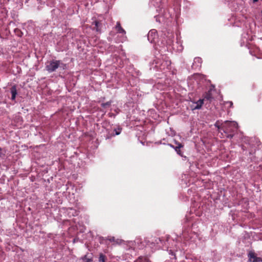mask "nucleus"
Masks as SVG:
<instances>
[{"label": "nucleus", "instance_id": "obj_2", "mask_svg": "<svg viewBox=\"0 0 262 262\" xmlns=\"http://www.w3.org/2000/svg\"><path fill=\"white\" fill-rule=\"evenodd\" d=\"M238 124L236 122L226 121L222 124V129L225 134L234 133L236 131Z\"/></svg>", "mask_w": 262, "mask_h": 262}, {"label": "nucleus", "instance_id": "obj_9", "mask_svg": "<svg viewBox=\"0 0 262 262\" xmlns=\"http://www.w3.org/2000/svg\"><path fill=\"white\" fill-rule=\"evenodd\" d=\"M166 241H165L162 238H156L155 239L154 241L152 242L151 244H157L159 245L161 244L162 245L165 244Z\"/></svg>", "mask_w": 262, "mask_h": 262}, {"label": "nucleus", "instance_id": "obj_5", "mask_svg": "<svg viewBox=\"0 0 262 262\" xmlns=\"http://www.w3.org/2000/svg\"><path fill=\"white\" fill-rule=\"evenodd\" d=\"M92 24L95 25L94 30L99 32L101 31L102 24L100 21L95 20L93 22Z\"/></svg>", "mask_w": 262, "mask_h": 262}, {"label": "nucleus", "instance_id": "obj_6", "mask_svg": "<svg viewBox=\"0 0 262 262\" xmlns=\"http://www.w3.org/2000/svg\"><path fill=\"white\" fill-rule=\"evenodd\" d=\"M10 93L11 94V100H15L16 96L17 94L16 86L15 85H13L10 89Z\"/></svg>", "mask_w": 262, "mask_h": 262}, {"label": "nucleus", "instance_id": "obj_4", "mask_svg": "<svg viewBox=\"0 0 262 262\" xmlns=\"http://www.w3.org/2000/svg\"><path fill=\"white\" fill-rule=\"evenodd\" d=\"M248 256L249 258L248 262H262V258L256 256L253 252H250Z\"/></svg>", "mask_w": 262, "mask_h": 262}, {"label": "nucleus", "instance_id": "obj_30", "mask_svg": "<svg viewBox=\"0 0 262 262\" xmlns=\"http://www.w3.org/2000/svg\"><path fill=\"white\" fill-rule=\"evenodd\" d=\"M229 103H230V106H232L233 105V103H232V102L230 101V102H229Z\"/></svg>", "mask_w": 262, "mask_h": 262}, {"label": "nucleus", "instance_id": "obj_19", "mask_svg": "<svg viewBox=\"0 0 262 262\" xmlns=\"http://www.w3.org/2000/svg\"><path fill=\"white\" fill-rule=\"evenodd\" d=\"M4 156L5 153L3 152L2 148L0 147V157L4 158Z\"/></svg>", "mask_w": 262, "mask_h": 262}, {"label": "nucleus", "instance_id": "obj_18", "mask_svg": "<svg viewBox=\"0 0 262 262\" xmlns=\"http://www.w3.org/2000/svg\"><path fill=\"white\" fill-rule=\"evenodd\" d=\"M226 135L227 138H229V139L232 138L234 136L233 133H228V134H226Z\"/></svg>", "mask_w": 262, "mask_h": 262}, {"label": "nucleus", "instance_id": "obj_26", "mask_svg": "<svg viewBox=\"0 0 262 262\" xmlns=\"http://www.w3.org/2000/svg\"><path fill=\"white\" fill-rule=\"evenodd\" d=\"M170 254H171L172 255H175L174 254L173 252L171 250H170Z\"/></svg>", "mask_w": 262, "mask_h": 262}, {"label": "nucleus", "instance_id": "obj_17", "mask_svg": "<svg viewBox=\"0 0 262 262\" xmlns=\"http://www.w3.org/2000/svg\"><path fill=\"white\" fill-rule=\"evenodd\" d=\"M122 128L118 127V128L114 129V131L115 132V135H118L121 133Z\"/></svg>", "mask_w": 262, "mask_h": 262}, {"label": "nucleus", "instance_id": "obj_25", "mask_svg": "<svg viewBox=\"0 0 262 262\" xmlns=\"http://www.w3.org/2000/svg\"><path fill=\"white\" fill-rule=\"evenodd\" d=\"M175 143L177 145V146H178V144H181V143L178 142V141H175Z\"/></svg>", "mask_w": 262, "mask_h": 262}, {"label": "nucleus", "instance_id": "obj_27", "mask_svg": "<svg viewBox=\"0 0 262 262\" xmlns=\"http://www.w3.org/2000/svg\"><path fill=\"white\" fill-rule=\"evenodd\" d=\"M258 1V0H253V3H255L257 2Z\"/></svg>", "mask_w": 262, "mask_h": 262}, {"label": "nucleus", "instance_id": "obj_28", "mask_svg": "<svg viewBox=\"0 0 262 262\" xmlns=\"http://www.w3.org/2000/svg\"><path fill=\"white\" fill-rule=\"evenodd\" d=\"M242 148L243 150H246V147L244 146H243Z\"/></svg>", "mask_w": 262, "mask_h": 262}, {"label": "nucleus", "instance_id": "obj_29", "mask_svg": "<svg viewBox=\"0 0 262 262\" xmlns=\"http://www.w3.org/2000/svg\"><path fill=\"white\" fill-rule=\"evenodd\" d=\"M195 60H196L197 61H199L200 60H201V59L200 58H195Z\"/></svg>", "mask_w": 262, "mask_h": 262}, {"label": "nucleus", "instance_id": "obj_11", "mask_svg": "<svg viewBox=\"0 0 262 262\" xmlns=\"http://www.w3.org/2000/svg\"><path fill=\"white\" fill-rule=\"evenodd\" d=\"M184 147V145L182 144H178V146H176L174 149L177 152V153L180 155V156H183V152L181 150V148Z\"/></svg>", "mask_w": 262, "mask_h": 262}, {"label": "nucleus", "instance_id": "obj_7", "mask_svg": "<svg viewBox=\"0 0 262 262\" xmlns=\"http://www.w3.org/2000/svg\"><path fill=\"white\" fill-rule=\"evenodd\" d=\"M203 103H204V99H200L196 102H194V104H195V105L193 106L192 110H199V109H200L202 107Z\"/></svg>", "mask_w": 262, "mask_h": 262}, {"label": "nucleus", "instance_id": "obj_12", "mask_svg": "<svg viewBox=\"0 0 262 262\" xmlns=\"http://www.w3.org/2000/svg\"><path fill=\"white\" fill-rule=\"evenodd\" d=\"M116 29L118 33H125V31L121 27L120 22L118 21L116 26Z\"/></svg>", "mask_w": 262, "mask_h": 262}, {"label": "nucleus", "instance_id": "obj_8", "mask_svg": "<svg viewBox=\"0 0 262 262\" xmlns=\"http://www.w3.org/2000/svg\"><path fill=\"white\" fill-rule=\"evenodd\" d=\"M100 238L102 239L108 240V241H110L111 242L115 243L116 244H120V241H121L119 239H116L115 237L111 236H107L105 238H104L103 237H100Z\"/></svg>", "mask_w": 262, "mask_h": 262}, {"label": "nucleus", "instance_id": "obj_15", "mask_svg": "<svg viewBox=\"0 0 262 262\" xmlns=\"http://www.w3.org/2000/svg\"><path fill=\"white\" fill-rule=\"evenodd\" d=\"M83 262H93V260L92 258H88L87 255H85L81 258Z\"/></svg>", "mask_w": 262, "mask_h": 262}, {"label": "nucleus", "instance_id": "obj_1", "mask_svg": "<svg viewBox=\"0 0 262 262\" xmlns=\"http://www.w3.org/2000/svg\"><path fill=\"white\" fill-rule=\"evenodd\" d=\"M60 68L63 70L67 68V66L60 60H52L46 63L45 69L49 73H52Z\"/></svg>", "mask_w": 262, "mask_h": 262}, {"label": "nucleus", "instance_id": "obj_13", "mask_svg": "<svg viewBox=\"0 0 262 262\" xmlns=\"http://www.w3.org/2000/svg\"><path fill=\"white\" fill-rule=\"evenodd\" d=\"M98 261L99 262H106L107 260V257L105 255L102 253H100L99 255Z\"/></svg>", "mask_w": 262, "mask_h": 262}, {"label": "nucleus", "instance_id": "obj_3", "mask_svg": "<svg viewBox=\"0 0 262 262\" xmlns=\"http://www.w3.org/2000/svg\"><path fill=\"white\" fill-rule=\"evenodd\" d=\"M157 32L155 29L150 30L147 34L148 40L151 43H154L155 42V39L157 38Z\"/></svg>", "mask_w": 262, "mask_h": 262}, {"label": "nucleus", "instance_id": "obj_23", "mask_svg": "<svg viewBox=\"0 0 262 262\" xmlns=\"http://www.w3.org/2000/svg\"><path fill=\"white\" fill-rule=\"evenodd\" d=\"M168 145L170 146L171 147H172L173 149L175 148V146L174 145H172L171 144H168Z\"/></svg>", "mask_w": 262, "mask_h": 262}, {"label": "nucleus", "instance_id": "obj_21", "mask_svg": "<svg viewBox=\"0 0 262 262\" xmlns=\"http://www.w3.org/2000/svg\"><path fill=\"white\" fill-rule=\"evenodd\" d=\"M144 257H143V256H139V257H138V260H141H141H144Z\"/></svg>", "mask_w": 262, "mask_h": 262}, {"label": "nucleus", "instance_id": "obj_20", "mask_svg": "<svg viewBox=\"0 0 262 262\" xmlns=\"http://www.w3.org/2000/svg\"><path fill=\"white\" fill-rule=\"evenodd\" d=\"M144 262H151L149 259V258H148L147 257H145L144 258V260H143Z\"/></svg>", "mask_w": 262, "mask_h": 262}, {"label": "nucleus", "instance_id": "obj_22", "mask_svg": "<svg viewBox=\"0 0 262 262\" xmlns=\"http://www.w3.org/2000/svg\"><path fill=\"white\" fill-rule=\"evenodd\" d=\"M155 17L156 18V20L157 21H159V22L160 21V20L158 19V16L157 15L155 16Z\"/></svg>", "mask_w": 262, "mask_h": 262}, {"label": "nucleus", "instance_id": "obj_14", "mask_svg": "<svg viewBox=\"0 0 262 262\" xmlns=\"http://www.w3.org/2000/svg\"><path fill=\"white\" fill-rule=\"evenodd\" d=\"M224 123H222L221 124L220 123V122L219 120H217L214 124V126L217 128V130L219 131V132H221V131H223V130L222 129V124H223Z\"/></svg>", "mask_w": 262, "mask_h": 262}, {"label": "nucleus", "instance_id": "obj_24", "mask_svg": "<svg viewBox=\"0 0 262 262\" xmlns=\"http://www.w3.org/2000/svg\"><path fill=\"white\" fill-rule=\"evenodd\" d=\"M254 152H255V151L253 152V150H251V151H249V155H252Z\"/></svg>", "mask_w": 262, "mask_h": 262}, {"label": "nucleus", "instance_id": "obj_10", "mask_svg": "<svg viewBox=\"0 0 262 262\" xmlns=\"http://www.w3.org/2000/svg\"><path fill=\"white\" fill-rule=\"evenodd\" d=\"M204 98L207 100L211 101L213 99V97L211 93V90H210L206 92L204 95Z\"/></svg>", "mask_w": 262, "mask_h": 262}, {"label": "nucleus", "instance_id": "obj_16", "mask_svg": "<svg viewBox=\"0 0 262 262\" xmlns=\"http://www.w3.org/2000/svg\"><path fill=\"white\" fill-rule=\"evenodd\" d=\"M111 103H112V101H107L105 103H102L101 104V106L103 108H106V107L110 106L111 105Z\"/></svg>", "mask_w": 262, "mask_h": 262}]
</instances>
